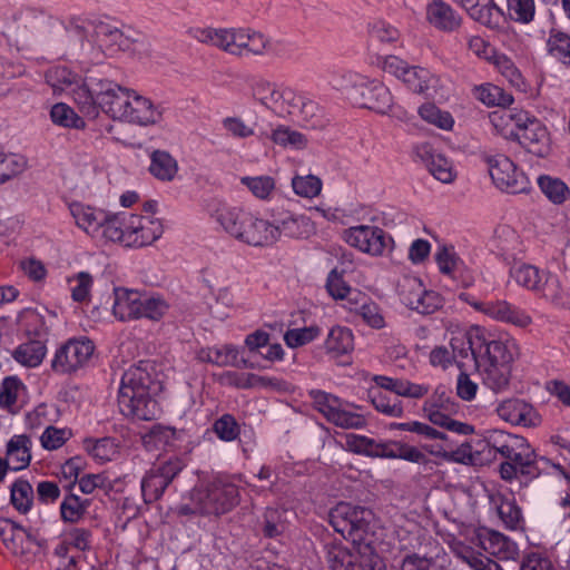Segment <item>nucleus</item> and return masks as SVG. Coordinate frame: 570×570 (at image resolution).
Returning <instances> with one entry per match:
<instances>
[{
    "mask_svg": "<svg viewBox=\"0 0 570 570\" xmlns=\"http://www.w3.org/2000/svg\"><path fill=\"white\" fill-rule=\"evenodd\" d=\"M163 390L154 365L149 361H141L130 366L121 376L118 393L120 412L139 421L155 420L160 409L155 396Z\"/></svg>",
    "mask_w": 570,
    "mask_h": 570,
    "instance_id": "1",
    "label": "nucleus"
},
{
    "mask_svg": "<svg viewBox=\"0 0 570 570\" xmlns=\"http://www.w3.org/2000/svg\"><path fill=\"white\" fill-rule=\"evenodd\" d=\"M108 240L118 242L127 247L151 245L163 234L158 219L130 213H116L107 228Z\"/></svg>",
    "mask_w": 570,
    "mask_h": 570,
    "instance_id": "2",
    "label": "nucleus"
},
{
    "mask_svg": "<svg viewBox=\"0 0 570 570\" xmlns=\"http://www.w3.org/2000/svg\"><path fill=\"white\" fill-rule=\"evenodd\" d=\"M242 40L238 43V48H240L242 57H247L250 55L261 56L265 52L268 40L266 37L253 29L242 28V36L238 38Z\"/></svg>",
    "mask_w": 570,
    "mask_h": 570,
    "instance_id": "52",
    "label": "nucleus"
},
{
    "mask_svg": "<svg viewBox=\"0 0 570 570\" xmlns=\"http://www.w3.org/2000/svg\"><path fill=\"white\" fill-rule=\"evenodd\" d=\"M495 412L500 419L512 425L535 428L542 422L538 411L530 403L521 399L503 400L498 404Z\"/></svg>",
    "mask_w": 570,
    "mask_h": 570,
    "instance_id": "16",
    "label": "nucleus"
},
{
    "mask_svg": "<svg viewBox=\"0 0 570 570\" xmlns=\"http://www.w3.org/2000/svg\"><path fill=\"white\" fill-rule=\"evenodd\" d=\"M326 291L334 299L351 298L350 295H355L351 286L344 279V272L333 268L326 279Z\"/></svg>",
    "mask_w": 570,
    "mask_h": 570,
    "instance_id": "62",
    "label": "nucleus"
},
{
    "mask_svg": "<svg viewBox=\"0 0 570 570\" xmlns=\"http://www.w3.org/2000/svg\"><path fill=\"white\" fill-rule=\"evenodd\" d=\"M498 515L507 529L517 530L522 521V512L513 498L498 494L492 498Z\"/></svg>",
    "mask_w": 570,
    "mask_h": 570,
    "instance_id": "43",
    "label": "nucleus"
},
{
    "mask_svg": "<svg viewBox=\"0 0 570 570\" xmlns=\"http://www.w3.org/2000/svg\"><path fill=\"white\" fill-rule=\"evenodd\" d=\"M353 348L354 336L350 328L335 326L330 331L325 340V350L328 354L337 357L350 353Z\"/></svg>",
    "mask_w": 570,
    "mask_h": 570,
    "instance_id": "41",
    "label": "nucleus"
},
{
    "mask_svg": "<svg viewBox=\"0 0 570 570\" xmlns=\"http://www.w3.org/2000/svg\"><path fill=\"white\" fill-rule=\"evenodd\" d=\"M475 308L495 321L518 327H527L532 323L525 311L503 299L481 302L475 304Z\"/></svg>",
    "mask_w": 570,
    "mask_h": 570,
    "instance_id": "18",
    "label": "nucleus"
},
{
    "mask_svg": "<svg viewBox=\"0 0 570 570\" xmlns=\"http://www.w3.org/2000/svg\"><path fill=\"white\" fill-rule=\"evenodd\" d=\"M476 97L489 107H509L513 104V96L499 86L487 83L476 88Z\"/></svg>",
    "mask_w": 570,
    "mask_h": 570,
    "instance_id": "48",
    "label": "nucleus"
},
{
    "mask_svg": "<svg viewBox=\"0 0 570 570\" xmlns=\"http://www.w3.org/2000/svg\"><path fill=\"white\" fill-rule=\"evenodd\" d=\"M443 411V409L424 410L429 420L434 425H439L462 435H466L473 432V428L470 424L455 421L446 415Z\"/></svg>",
    "mask_w": 570,
    "mask_h": 570,
    "instance_id": "59",
    "label": "nucleus"
},
{
    "mask_svg": "<svg viewBox=\"0 0 570 570\" xmlns=\"http://www.w3.org/2000/svg\"><path fill=\"white\" fill-rule=\"evenodd\" d=\"M31 440L26 434L13 435L7 443L6 460L10 463V470L26 469L31 461Z\"/></svg>",
    "mask_w": 570,
    "mask_h": 570,
    "instance_id": "30",
    "label": "nucleus"
},
{
    "mask_svg": "<svg viewBox=\"0 0 570 570\" xmlns=\"http://www.w3.org/2000/svg\"><path fill=\"white\" fill-rule=\"evenodd\" d=\"M193 502L198 504L200 515H222L239 503V489L227 476H216L205 487L193 491Z\"/></svg>",
    "mask_w": 570,
    "mask_h": 570,
    "instance_id": "3",
    "label": "nucleus"
},
{
    "mask_svg": "<svg viewBox=\"0 0 570 570\" xmlns=\"http://www.w3.org/2000/svg\"><path fill=\"white\" fill-rule=\"evenodd\" d=\"M274 228L277 229L275 243L282 235L288 238H307L314 232V225L308 217L289 213L277 219Z\"/></svg>",
    "mask_w": 570,
    "mask_h": 570,
    "instance_id": "26",
    "label": "nucleus"
},
{
    "mask_svg": "<svg viewBox=\"0 0 570 570\" xmlns=\"http://www.w3.org/2000/svg\"><path fill=\"white\" fill-rule=\"evenodd\" d=\"M95 352L94 342L86 337H73L61 344L51 360V370L57 374H75L85 368Z\"/></svg>",
    "mask_w": 570,
    "mask_h": 570,
    "instance_id": "4",
    "label": "nucleus"
},
{
    "mask_svg": "<svg viewBox=\"0 0 570 570\" xmlns=\"http://www.w3.org/2000/svg\"><path fill=\"white\" fill-rule=\"evenodd\" d=\"M543 271H540L535 266L521 264L511 268V277L522 287L538 292L541 281L544 276Z\"/></svg>",
    "mask_w": 570,
    "mask_h": 570,
    "instance_id": "47",
    "label": "nucleus"
},
{
    "mask_svg": "<svg viewBox=\"0 0 570 570\" xmlns=\"http://www.w3.org/2000/svg\"><path fill=\"white\" fill-rule=\"evenodd\" d=\"M90 505L89 499H81L76 494H68L60 504L61 519L68 523H76L82 519Z\"/></svg>",
    "mask_w": 570,
    "mask_h": 570,
    "instance_id": "50",
    "label": "nucleus"
},
{
    "mask_svg": "<svg viewBox=\"0 0 570 570\" xmlns=\"http://www.w3.org/2000/svg\"><path fill=\"white\" fill-rule=\"evenodd\" d=\"M184 468V461L176 455L158 460L154 463L141 480L144 501L146 503H153L159 500L168 485Z\"/></svg>",
    "mask_w": 570,
    "mask_h": 570,
    "instance_id": "5",
    "label": "nucleus"
},
{
    "mask_svg": "<svg viewBox=\"0 0 570 570\" xmlns=\"http://www.w3.org/2000/svg\"><path fill=\"white\" fill-rule=\"evenodd\" d=\"M435 261L442 274L455 278L456 272L460 271L462 261L456 255L453 247L442 246L435 253Z\"/></svg>",
    "mask_w": 570,
    "mask_h": 570,
    "instance_id": "61",
    "label": "nucleus"
},
{
    "mask_svg": "<svg viewBox=\"0 0 570 570\" xmlns=\"http://www.w3.org/2000/svg\"><path fill=\"white\" fill-rule=\"evenodd\" d=\"M481 371L482 382L494 393L505 392L510 385L512 364L478 365Z\"/></svg>",
    "mask_w": 570,
    "mask_h": 570,
    "instance_id": "34",
    "label": "nucleus"
},
{
    "mask_svg": "<svg viewBox=\"0 0 570 570\" xmlns=\"http://www.w3.org/2000/svg\"><path fill=\"white\" fill-rule=\"evenodd\" d=\"M279 89L281 87L263 78L254 79L250 85L253 99L272 110L277 104Z\"/></svg>",
    "mask_w": 570,
    "mask_h": 570,
    "instance_id": "51",
    "label": "nucleus"
},
{
    "mask_svg": "<svg viewBox=\"0 0 570 570\" xmlns=\"http://www.w3.org/2000/svg\"><path fill=\"white\" fill-rule=\"evenodd\" d=\"M131 94L121 120L144 127L157 125L163 120L164 108L160 105H155L135 90Z\"/></svg>",
    "mask_w": 570,
    "mask_h": 570,
    "instance_id": "17",
    "label": "nucleus"
},
{
    "mask_svg": "<svg viewBox=\"0 0 570 570\" xmlns=\"http://www.w3.org/2000/svg\"><path fill=\"white\" fill-rule=\"evenodd\" d=\"M76 224L86 232L102 229V236L108 240L107 228L114 214L96 210L92 207L75 204L70 207Z\"/></svg>",
    "mask_w": 570,
    "mask_h": 570,
    "instance_id": "24",
    "label": "nucleus"
},
{
    "mask_svg": "<svg viewBox=\"0 0 570 570\" xmlns=\"http://www.w3.org/2000/svg\"><path fill=\"white\" fill-rule=\"evenodd\" d=\"M324 558L330 570H353L356 559L342 541L337 540L324 543Z\"/></svg>",
    "mask_w": 570,
    "mask_h": 570,
    "instance_id": "35",
    "label": "nucleus"
},
{
    "mask_svg": "<svg viewBox=\"0 0 570 570\" xmlns=\"http://www.w3.org/2000/svg\"><path fill=\"white\" fill-rule=\"evenodd\" d=\"M132 89L122 87L109 79H100L95 83L94 92L98 99L99 110L110 115L112 118L121 119Z\"/></svg>",
    "mask_w": 570,
    "mask_h": 570,
    "instance_id": "12",
    "label": "nucleus"
},
{
    "mask_svg": "<svg viewBox=\"0 0 570 570\" xmlns=\"http://www.w3.org/2000/svg\"><path fill=\"white\" fill-rule=\"evenodd\" d=\"M424 20L433 29L456 32L462 23V16L445 0H429L424 7Z\"/></svg>",
    "mask_w": 570,
    "mask_h": 570,
    "instance_id": "14",
    "label": "nucleus"
},
{
    "mask_svg": "<svg viewBox=\"0 0 570 570\" xmlns=\"http://www.w3.org/2000/svg\"><path fill=\"white\" fill-rule=\"evenodd\" d=\"M500 476L508 482L517 479L520 474L528 480H534L542 473L541 466H538V455L524 439L523 444L513 452L508 461L500 464Z\"/></svg>",
    "mask_w": 570,
    "mask_h": 570,
    "instance_id": "11",
    "label": "nucleus"
},
{
    "mask_svg": "<svg viewBox=\"0 0 570 570\" xmlns=\"http://www.w3.org/2000/svg\"><path fill=\"white\" fill-rule=\"evenodd\" d=\"M99 80L95 77H87L85 80L80 79V82L76 83L68 92L79 110L90 118H96L99 115L98 99L94 92L95 83H99Z\"/></svg>",
    "mask_w": 570,
    "mask_h": 570,
    "instance_id": "25",
    "label": "nucleus"
},
{
    "mask_svg": "<svg viewBox=\"0 0 570 570\" xmlns=\"http://www.w3.org/2000/svg\"><path fill=\"white\" fill-rule=\"evenodd\" d=\"M549 51L563 63L570 65V36L552 30L548 39Z\"/></svg>",
    "mask_w": 570,
    "mask_h": 570,
    "instance_id": "64",
    "label": "nucleus"
},
{
    "mask_svg": "<svg viewBox=\"0 0 570 570\" xmlns=\"http://www.w3.org/2000/svg\"><path fill=\"white\" fill-rule=\"evenodd\" d=\"M141 305L139 308V318L146 317L153 321L160 320L168 311V303L160 296H140Z\"/></svg>",
    "mask_w": 570,
    "mask_h": 570,
    "instance_id": "63",
    "label": "nucleus"
},
{
    "mask_svg": "<svg viewBox=\"0 0 570 570\" xmlns=\"http://www.w3.org/2000/svg\"><path fill=\"white\" fill-rule=\"evenodd\" d=\"M350 303L355 305L351 309L355 311L368 326L376 330L385 326V320L380 306L361 292H356L355 297L350 298Z\"/></svg>",
    "mask_w": 570,
    "mask_h": 570,
    "instance_id": "36",
    "label": "nucleus"
},
{
    "mask_svg": "<svg viewBox=\"0 0 570 570\" xmlns=\"http://www.w3.org/2000/svg\"><path fill=\"white\" fill-rule=\"evenodd\" d=\"M85 444L90 455L100 462L111 461L118 454V444L114 438L86 440Z\"/></svg>",
    "mask_w": 570,
    "mask_h": 570,
    "instance_id": "54",
    "label": "nucleus"
},
{
    "mask_svg": "<svg viewBox=\"0 0 570 570\" xmlns=\"http://www.w3.org/2000/svg\"><path fill=\"white\" fill-rule=\"evenodd\" d=\"M419 115L426 122L444 130H451L454 119L449 111L441 110L434 104L426 102L419 108Z\"/></svg>",
    "mask_w": 570,
    "mask_h": 570,
    "instance_id": "57",
    "label": "nucleus"
},
{
    "mask_svg": "<svg viewBox=\"0 0 570 570\" xmlns=\"http://www.w3.org/2000/svg\"><path fill=\"white\" fill-rule=\"evenodd\" d=\"M448 448L450 446L446 443L444 444V448L441 445L425 446L430 453L435 455H443L444 459L453 462L468 465H479L483 463L480 459V452H474L472 445L469 443H463L451 452H448Z\"/></svg>",
    "mask_w": 570,
    "mask_h": 570,
    "instance_id": "40",
    "label": "nucleus"
},
{
    "mask_svg": "<svg viewBox=\"0 0 570 570\" xmlns=\"http://www.w3.org/2000/svg\"><path fill=\"white\" fill-rule=\"evenodd\" d=\"M460 4L471 17L481 24L491 27L498 22L502 16L501 9L493 0H453Z\"/></svg>",
    "mask_w": 570,
    "mask_h": 570,
    "instance_id": "29",
    "label": "nucleus"
},
{
    "mask_svg": "<svg viewBox=\"0 0 570 570\" xmlns=\"http://www.w3.org/2000/svg\"><path fill=\"white\" fill-rule=\"evenodd\" d=\"M10 500L21 513H27L32 507L33 489L27 480L19 479L11 485Z\"/></svg>",
    "mask_w": 570,
    "mask_h": 570,
    "instance_id": "55",
    "label": "nucleus"
},
{
    "mask_svg": "<svg viewBox=\"0 0 570 570\" xmlns=\"http://www.w3.org/2000/svg\"><path fill=\"white\" fill-rule=\"evenodd\" d=\"M415 154L428 167L431 175L444 183L450 184L455 178L452 164L444 156L435 154L429 144L417 145L415 147Z\"/></svg>",
    "mask_w": 570,
    "mask_h": 570,
    "instance_id": "23",
    "label": "nucleus"
},
{
    "mask_svg": "<svg viewBox=\"0 0 570 570\" xmlns=\"http://www.w3.org/2000/svg\"><path fill=\"white\" fill-rule=\"evenodd\" d=\"M361 81L355 85L354 91L361 96L358 105L363 108L374 110L379 114H389L393 106V97L389 88L379 81L365 82L363 78L357 75H350Z\"/></svg>",
    "mask_w": 570,
    "mask_h": 570,
    "instance_id": "15",
    "label": "nucleus"
},
{
    "mask_svg": "<svg viewBox=\"0 0 570 570\" xmlns=\"http://www.w3.org/2000/svg\"><path fill=\"white\" fill-rule=\"evenodd\" d=\"M309 396L315 410L326 420L342 429H363L366 425L364 415L350 411L341 399L321 390H312Z\"/></svg>",
    "mask_w": 570,
    "mask_h": 570,
    "instance_id": "6",
    "label": "nucleus"
},
{
    "mask_svg": "<svg viewBox=\"0 0 570 570\" xmlns=\"http://www.w3.org/2000/svg\"><path fill=\"white\" fill-rule=\"evenodd\" d=\"M401 80L411 91L425 96L432 95L439 81L428 69L417 66H409Z\"/></svg>",
    "mask_w": 570,
    "mask_h": 570,
    "instance_id": "31",
    "label": "nucleus"
},
{
    "mask_svg": "<svg viewBox=\"0 0 570 570\" xmlns=\"http://www.w3.org/2000/svg\"><path fill=\"white\" fill-rule=\"evenodd\" d=\"M424 285L417 277H404L399 284V296L401 302L409 308L415 311L420 303L421 295L424 294Z\"/></svg>",
    "mask_w": 570,
    "mask_h": 570,
    "instance_id": "49",
    "label": "nucleus"
},
{
    "mask_svg": "<svg viewBox=\"0 0 570 570\" xmlns=\"http://www.w3.org/2000/svg\"><path fill=\"white\" fill-rule=\"evenodd\" d=\"M473 345L479 356L478 365L512 364L518 355V345L513 340H487L482 334L476 336Z\"/></svg>",
    "mask_w": 570,
    "mask_h": 570,
    "instance_id": "13",
    "label": "nucleus"
},
{
    "mask_svg": "<svg viewBox=\"0 0 570 570\" xmlns=\"http://www.w3.org/2000/svg\"><path fill=\"white\" fill-rule=\"evenodd\" d=\"M343 239L360 252L376 257L386 255L394 247L393 238L374 225L352 226L343 232Z\"/></svg>",
    "mask_w": 570,
    "mask_h": 570,
    "instance_id": "7",
    "label": "nucleus"
},
{
    "mask_svg": "<svg viewBox=\"0 0 570 570\" xmlns=\"http://www.w3.org/2000/svg\"><path fill=\"white\" fill-rule=\"evenodd\" d=\"M238 350L233 345H223L215 347L200 348L197 353V358L200 362H207L217 366H236L239 367L240 363L245 364L244 360L238 358Z\"/></svg>",
    "mask_w": 570,
    "mask_h": 570,
    "instance_id": "32",
    "label": "nucleus"
},
{
    "mask_svg": "<svg viewBox=\"0 0 570 570\" xmlns=\"http://www.w3.org/2000/svg\"><path fill=\"white\" fill-rule=\"evenodd\" d=\"M79 489L85 494H91L95 490H102L106 494L114 490V481L106 472L87 473L78 479Z\"/></svg>",
    "mask_w": 570,
    "mask_h": 570,
    "instance_id": "58",
    "label": "nucleus"
},
{
    "mask_svg": "<svg viewBox=\"0 0 570 570\" xmlns=\"http://www.w3.org/2000/svg\"><path fill=\"white\" fill-rule=\"evenodd\" d=\"M95 37L97 43L108 50L110 53L117 51H125L130 49L134 40L129 36L125 35L117 27L109 23L99 22L95 27Z\"/></svg>",
    "mask_w": 570,
    "mask_h": 570,
    "instance_id": "27",
    "label": "nucleus"
},
{
    "mask_svg": "<svg viewBox=\"0 0 570 570\" xmlns=\"http://www.w3.org/2000/svg\"><path fill=\"white\" fill-rule=\"evenodd\" d=\"M80 79L79 75L63 66L51 68L46 72V81L55 92L65 91L68 94L76 83L80 82Z\"/></svg>",
    "mask_w": 570,
    "mask_h": 570,
    "instance_id": "46",
    "label": "nucleus"
},
{
    "mask_svg": "<svg viewBox=\"0 0 570 570\" xmlns=\"http://www.w3.org/2000/svg\"><path fill=\"white\" fill-rule=\"evenodd\" d=\"M276 234L274 223L250 213L238 240L254 247L271 246L275 243Z\"/></svg>",
    "mask_w": 570,
    "mask_h": 570,
    "instance_id": "19",
    "label": "nucleus"
},
{
    "mask_svg": "<svg viewBox=\"0 0 570 570\" xmlns=\"http://www.w3.org/2000/svg\"><path fill=\"white\" fill-rule=\"evenodd\" d=\"M50 117L53 124L66 128L83 129L86 125L71 107L62 102L52 106Z\"/></svg>",
    "mask_w": 570,
    "mask_h": 570,
    "instance_id": "56",
    "label": "nucleus"
},
{
    "mask_svg": "<svg viewBox=\"0 0 570 570\" xmlns=\"http://www.w3.org/2000/svg\"><path fill=\"white\" fill-rule=\"evenodd\" d=\"M249 214L250 212L242 207L230 206L225 203H217L216 207L212 209V217L215 218L227 234L237 240Z\"/></svg>",
    "mask_w": 570,
    "mask_h": 570,
    "instance_id": "22",
    "label": "nucleus"
},
{
    "mask_svg": "<svg viewBox=\"0 0 570 570\" xmlns=\"http://www.w3.org/2000/svg\"><path fill=\"white\" fill-rule=\"evenodd\" d=\"M538 184L541 191L554 204H562L568 197L569 188L558 178L540 176Z\"/></svg>",
    "mask_w": 570,
    "mask_h": 570,
    "instance_id": "60",
    "label": "nucleus"
},
{
    "mask_svg": "<svg viewBox=\"0 0 570 570\" xmlns=\"http://www.w3.org/2000/svg\"><path fill=\"white\" fill-rule=\"evenodd\" d=\"M524 438L517 434H511L501 430L492 431L485 440L484 446L489 448V451H494L500 454L502 459L508 461L513 452L519 449V445L523 444Z\"/></svg>",
    "mask_w": 570,
    "mask_h": 570,
    "instance_id": "37",
    "label": "nucleus"
},
{
    "mask_svg": "<svg viewBox=\"0 0 570 570\" xmlns=\"http://www.w3.org/2000/svg\"><path fill=\"white\" fill-rule=\"evenodd\" d=\"M370 517V510L341 502L331 510L330 522L336 532L355 542L364 539Z\"/></svg>",
    "mask_w": 570,
    "mask_h": 570,
    "instance_id": "8",
    "label": "nucleus"
},
{
    "mask_svg": "<svg viewBox=\"0 0 570 570\" xmlns=\"http://www.w3.org/2000/svg\"><path fill=\"white\" fill-rule=\"evenodd\" d=\"M512 118L517 130L511 131L510 137L518 140L529 153L539 157L546 156L549 150V134L546 126L539 119L523 112Z\"/></svg>",
    "mask_w": 570,
    "mask_h": 570,
    "instance_id": "10",
    "label": "nucleus"
},
{
    "mask_svg": "<svg viewBox=\"0 0 570 570\" xmlns=\"http://www.w3.org/2000/svg\"><path fill=\"white\" fill-rule=\"evenodd\" d=\"M368 397L377 412L391 417L403 416V404L396 396L392 397L379 387H372L368 391Z\"/></svg>",
    "mask_w": 570,
    "mask_h": 570,
    "instance_id": "45",
    "label": "nucleus"
},
{
    "mask_svg": "<svg viewBox=\"0 0 570 570\" xmlns=\"http://www.w3.org/2000/svg\"><path fill=\"white\" fill-rule=\"evenodd\" d=\"M537 293L557 306H570V293L557 275L546 272Z\"/></svg>",
    "mask_w": 570,
    "mask_h": 570,
    "instance_id": "38",
    "label": "nucleus"
},
{
    "mask_svg": "<svg viewBox=\"0 0 570 570\" xmlns=\"http://www.w3.org/2000/svg\"><path fill=\"white\" fill-rule=\"evenodd\" d=\"M490 176L495 186L509 194H522L530 190L525 174L517 168L507 156L497 154L487 158Z\"/></svg>",
    "mask_w": 570,
    "mask_h": 570,
    "instance_id": "9",
    "label": "nucleus"
},
{
    "mask_svg": "<svg viewBox=\"0 0 570 570\" xmlns=\"http://www.w3.org/2000/svg\"><path fill=\"white\" fill-rule=\"evenodd\" d=\"M150 174L161 181H171L178 171L177 160L166 150H154L150 155Z\"/></svg>",
    "mask_w": 570,
    "mask_h": 570,
    "instance_id": "39",
    "label": "nucleus"
},
{
    "mask_svg": "<svg viewBox=\"0 0 570 570\" xmlns=\"http://www.w3.org/2000/svg\"><path fill=\"white\" fill-rule=\"evenodd\" d=\"M114 295L112 312L119 321L125 322L139 318V308L142 306L139 292L116 288Z\"/></svg>",
    "mask_w": 570,
    "mask_h": 570,
    "instance_id": "28",
    "label": "nucleus"
},
{
    "mask_svg": "<svg viewBox=\"0 0 570 570\" xmlns=\"http://www.w3.org/2000/svg\"><path fill=\"white\" fill-rule=\"evenodd\" d=\"M480 543L487 552L499 559H512L517 553L515 543L497 531L480 534Z\"/></svg>",
    "mask_w": 570,
    "mask_h": 570,
    "instance_id": "33",
    "label": "nucleus"
},
{
    "mask_svg": "<svg viewBox=\"0 0 570 570\" xmlns=\"http://www.w3.org/2000/svg\"><path fill=\"white\" fill-rule=\"evenodd\" d=\"M47 353V347L41 341H29L20 344L13 352L12 357L23 366L36 367Z\"/></svg>",
    "mask_w": 570,
    "mask_h": 570,
    "instance_id": "44",
    "label": "nucleus"
},
{
    "mask_svg": "<svg viewBox=\"0 0 570 570\" xmlns=\"http://www.w3.org/2000/svg\"><path fill=\"white\" fill-rule=\"evenodd\" d=\"M347 444L358 454L371 458L397 459L401 441L379 442L365 435L351 434L347 436Z\"/></svg>",
    "mask_w": 570,
    "mask_h": 570,
    "instance_id": "20",
    "label": "nucleus"
},
{
    "mask_svg": "<svg viewBox=\"0 0 570 570\" xmlns=\"http://www.w3.org/2000/svg\"><path fill=\"white\" fill-rule=\"evenodd\" d=\"M242 36V28H230V29H214V28H204L197 30L196 38L205 43H209L215 46L225 52L242 57L240 48H238V43L242 40L238 38Z\"/></svg>",
    "mask_w": 570,
    "mask_h": 570,
    "instance_id": "21",
    "label": "nucleus"
},
{
    "mask_svg": "<svg viewBox=\"0 0 570 570\" xmlns=\"http://www.w3.org/2000/svg\"><path fill=\"white\" fill-rule=\"evenodd\" d=\"M491 62L495 69L515 88L522 89L524 80L512 59L503 53H492Z\"/></svg>",
    "mask_w": 570,
    "mask_h": 570,
    "instance_id": "53",
    "label": "nucleus"
},
{
    "mask_svg": "<svg viewBox=\"0 0 570 570\" xmlns=\"http://www.w3.org/2000/svg\"><path fill=\"white\" fill-rule=\"evenodd\" d=\"M26 386L17 376H7L0 385V407L10 413H17L19 397L24 392Z\"/></svg>",
    "mask_w": 570,
    "mask_h": 570,
    "instance_id": "42",
    "label": "nucleus"
}]
</instances>
